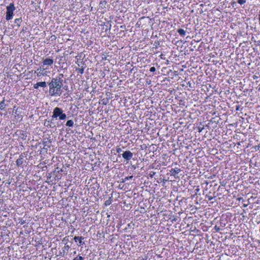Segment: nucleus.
Wrapping results in <instances>:
<instances>
[{
  "label": "nucleus",
  "mask_w": 260,
  "mask_h": 260,
  "mask_svg": "<svg viewBox=\"0 0 260 260\" xmlns=\"http://www.w3.org/2000/svg\"><path fill=\"white\" fill-rule=\"evenodd\" d=\"M7 12L6 19L7 20H10L13 18V12L15 10V7L13 3H10L9 6H7Z\"/></svg>",
  "instance_id": "2"
},
{
  "label": "nucleus",
  "mask_w": 260,
  "mask_h": 260,
  "mask_svg": "<svg viewBox=\"0 0 260 260\" xmlns=\"http://www.w3.org/2000/svg\"><path fill=\"white\" fill-rule=\"evenodd\" d=\"M73 124H74V122L72 120H69L66 122V126H73Z\"/></svg>",
  "instance_id": "12"
},
{
  "label": "nucleus",
  "mask_w": 260,
  "mask_h": 260,
  "mask_svg": "<svg viewBox=\"0 0 260 260\" xmlns=\"http://www.w3.org/2000/svg\"><path fill=\"white\" fill-rule=\"evenodd\" d=\"M43 63L44 66H51L53 63V60L51 58H47L43 60Z\"/></svg>",
  "instance_id": "5"
},
{
  "label": "nucleus",
  "mask_w": 260,
  "mask_h": 260,
  "mask_svg": "<svg viewBox=\"0 0 260 260\" xmlns=\"http://www.w3.org/2000/svg\"><path fill=\"white\" fill-rule=\"evenodd\" d=\"M62 85L60 78H53L51 82L49 84V93L51 95H60L61 93V87Z\"/></svg>",
  "instance_id": "1"
},
{
  "label": "nucleus",
  "mask_w": 260,
  "mask_h": 260,
  "mask_svg": "<svg viewBox=\"0 0 260 260\" xmlns=\"http://www.w3.org/2000/svg\"><path fill=\"white\" fill-rule=\"evenodd\" d=\"M68 115H69V116H68V117H69V116H70V114H69H69H68Z\"/></svg>",
  "instance_id": "39"
},
{
  "label": "nucleus",
  "mask_w": 260,
  "mask_h": 260,
  "mask_svg": "<svg viewBox=\"0 0 260 260\" xmlns=\"http://www.w3.org/2000/svg\"><path fill=\"white\" fill-rule=\"evenodd\" d=\"M53 116L54 117H59V119L61 120L65 119V114L62 113V110L58 107L54 109L53 111Z\"/></svg>",
  "instance_id": "3"
},
{
  "label": "nucleus",
  "mask_w": 260,
  "mask_h": 260,
  "mask_svg": "<svg viewBox=\"0 0 260 260\" xmlns=\"http://www.w3.org/2000/svg\"><path fill=\"white\" fill-rule=\"evenodd\" d=\"M92 7L91 8L90 11H92Z\"/></svg>",
  "instance_id": "38"
},
{
  "label": "nucleus",
  "mask_w": 260,
  "mask_h": 260,
  "mask_svg": "<svg viewBox=\"0 0 260 260\" xmlns=\"http://www.w3.org/2000/svg\"><path fill=\"white\" fill-rule=\"evenodd\" d=\"M203 129V128H200L199 127V132H201L202 131V129Z\"/></svg>",
  "instance_id": "31"
},
{
  "label": "nucleus",
  "mask_w": 260,
  "mask_h": 260,
  "mask_svg": "<svg viewBox=\"0 0 260 260\" xmlns=\"http://www.w3.org/2000/svg\"><path fill=\"white\" fill-rule=\"evenodd\" d=\"M155 174V172L153 171L150 172L149 175L150 177H152Z\"/></svg>",
  "instance_id": "23"
},
{
  "label": "nucleus",
  "mask_w": 260,
  "mask_h": 260,
  "mask_svg": "<svg viewBox=\"0 0 260 260\" xmlns=\"http://www.w3.org/2000/svg\"><path fill=\"white\" fill-rule=\"evenodd\" d=\"M133 177V176H129L126 177L124 179H122V181H121V182H122V183L125 182L126 181L132 179Z\"/></svg>",
  "instance_id": "14"
},
{
  "label": "nucleus",
  "mask_w": 260,
  "mask_h": 260,
  "mask_svg": "<svg viewBox=\"0 0 260 260\" xmlns=\"http://www.w3.org/2000/svg\"><path fill=\"white\" fill-rule=\"evenodd\" d=\"M74 239L76 242H79L80 245H83L84 244V242L82 241V240L84 239V238L82 237L75 236L74 238Z\"/></svg>",
  "instance_id": "8"
},
{
  "label": "nucleus",
  "mask_w": 260,
  "mask_h": 260,
  "mask_svg": "<svg viewBox=\"0 0 260 260\" xmlns=\"http://www.w3.org/2000/svg\"><path fill=\"white\" fill-rule=\"evenodd\" d=\"M37 85H39L40 87H46V83L45 82H40L37 83Z\"/></svg>",
  "instance_id": "13"
},
{
  "label": "nucleus",
  "mask_w": 260,
  "mask_h": 260,
  "mask_svg": "<svg viewBox=\"0 0 260 260\" xmlns=\"http://www.w3.org/2000/svg\"><path fill=\"white\" fill-rule=\"evenodd\" d=\"M111 201L107 200V201H106L105 202V204L106 206H108V205H109L110 204H111Z\"/></svg>",
  "instance_id": "21"
},
{
  "label": "nucleus",
  "mask_w": 260,
  "mask_h": 260,
  "mask_svg": "<svg viewBox=\"0 0 260 260\" xmlns=\"http://www.w3.org/2000/svg\"><path fill=\"white\" fill-rule=\"evenodd\" d=\"M177 32L179 33V34L184 37L185 36V35H186V31L183 29H182V28H179L177 30Z\"/></svg>",
  "instance_id": "9"
},
{
  "label": "nucleus",
  "mask_w": 260,
  "mask_h": 260,
  "mask_svg": "<svg viewBox=\"0 0 260 260\" xmlns=\"http://www.w3.org/2000/svg\"><path fill=\"white\" fill-rule=\"evenodd\" d=\"M66 132H67V133H69V131H68L67 129H66Z\"/></svg>",
  "instance_id": "36"
},
{
  "label": "nucleus",
  "mask_w": 260,
  "mask_h": 260,
  "mask_svg": "<svg viewBox=\"0 0 260 260\" xmlns=\"http://www.w3.org/2000/svg\"><path fill=\"white\" fill-rule=\"evenodd\" d=\"M81 57V56H79V55H77L75 56V59L76 60H81L80 59V58Z\"/></svg>",
  "instance_id": "25"
},
{
  "label": "nucleus",
  "mask_w": 260,
  "mask_h": 260,
  "mask_svg": "<svg viewBox=\"0 0 260 260\" xmlns=\"http://www.w3.org/2000/svg\"><path fill=\"white\" fill-rule=\"evenodd\" d=\"M170 219L171 221L173 222L177 221V218L174 216H173L172 217L170 218Z\"/></svg>",
  "instance_id": "19"
},
{
  "label": "nucleus",
  "mask_w": 260,
  "mask_h": 260,
  "mask_svg": "<svg viewBox=\"0 0 260 260\" xmlns=\"http://www.w3.org/2000/svg\"><path fill=\"white\" fill-rule=\"evenodd\" d=\"M74 229H73V231H71V233H73V232L74 231Z\"/></svg>",
  "instance_id": "40"
},
{
  "label": "nucleus",
  "mask_w": 260,
  "mask_h": 260,
  "mask_svg": "<svg viewBox=\"0 0 260 260\" xmlns=\"http://www.w3.org/2000/svg\"><path fill=\"white\" fill-rule=\"evenodd\" d=\"M216 232H218L220 231L219 227L217 226V225H215L214 228Z\"/></svg>",
  "instance_id": "22"
},
{
  "label": "nucleus",
  "mask_w": 260,
  "mask_h": 260,
  "mask_svg": "<svg viewBox=\"0 0 260 260\" xmlns=\"http://www.w3.org/2000/svg\"><path fill=\"white\" fill-rule=\"evenodd\" d=\"M258 20H259V24H260V12H259V14L258 15Z\"/></svg>",
  "instance_id": "32"
},
{
  "label": "nucleus",
  "mask_w": 260,
  "mask_h": 260,
  "mask_svg": "<svg viewBox=\"0 0 260 260\" xmlns=\"http://www.w3.org/2000/svg\"><path fill=\"white\" fill-rule=\"evenodd\" d=\"M24 157V155L22 154H21L19 156V158L17 159V160L16 161V164L18 167L21 166L23 163Z\"/></svg>",
  "instance_id": "7"
},
{
  "label": "nucleus",
  "mask_w": 260,
  "mask_h": 260,
  "mask_svg": "<svg viewBox=\"0 0 260 260\" xmlns=\"http://www.w3.org/2000/svg\"><path fill=\"white\" fill-rule=\"evenodd\" d=\"M47 142H43L44 147L47 146Z\"/></svg>",
  "instance_id": "30"
},
{
  "label": "nucleus",
  "mask_w": 260,
  "mask_h": 260,
  "mask_svg": "<svg viewBox=\"0 0 260 260\" xmlns=\"http://www.w3.org/2000/svg\"><path fill=\"white\" fill-rule=\"evenodd\" d=\"M156 69H155V68L154 67H152L150 68V72H154L155 71Z\"/></svg>",
  "instance_id": "18"
},
{
  "label": "nucleus",
  "mask_w": 260,
  "mask_h": 260,
  "mask_svg": "<svg viewBox=\"0 0 260 260\" xmlns=\"http://www.w3.org/2000/svg\"><path fill=\"white\" fill-rule=\"evenodd\" d=\"M181 169L178 168H175L172 169L170 170V174L171 176H175L176 174H178L179 173L181 172Z\"/></svg>",
  "instance_id": "6"
},
{
  "label": "nucleus",
  "mask_w": 260,
  "mask_h": 260,
  "mask_svg": "<svg viewBox=\"0 0 260 260\" xmlns=\"http://www.w3.org/2000/svg\"><path fill=\"white\" fill-rule=\"evenodd\" d=\"M121 151H122L121 148H119H119H117V149H116V152H117V153H120V152H121Z\"/></svg>",
  "instance_id": "26"
},
{
  "label": "nucleus",
  "mask_w": 260,
  "mask_h": 260,
  "mask_svg": "<svg viewBox=\"0 0 260 260\" xmlns=\"http://www.w3.org/2000/svg\"><path fill=\"white\" fill-rule=\"evenodd\" d=\"M68 43V44L71 45V46H69V49H70L71 50H72V45H73V44H72V41H71L70 39H67V40L66 41V43Z\"/></svg>",
  "instance_id": "15"
},
{
  "label": "nucleus",
  "mask_w": 260,
  "mask_h": 260,
  "mask_svg": "<svg viewBox=\"0 0 260 260\" xmlns=\"http://www.w3.org/2000/svg\"><path fill=\"white\" fill-rule=\"evenodd\" d=\"M75 62L78 64V65L79 66H80V64L79 63H82V61L81 60H75Z\"/></svg>",
  "instance_id": "24"
},
{
  "label": "nucleus",
  "mask_w": 260,
  "mask_h": 260,
  "mask_svg": "<svg viewBox=\"0 0 260 260\" xmlns=\"http://www.w3.org/2000/svg\"><path fill=\"white\" fill-rule=\"evenodd\" d=\"M83 258L82 256H79L78 257H76L73 260H83Z\"/></svg>",
  "instance_id": "20"
},
{
  "label": "nucleus",
  "mask_w": 260,
  "mask_h": 260,
  "mask_svg": "<svg viewBox=\"0 0 260 260\" xmlns=\"http://www.w3.org/2000/svg\"><path fill=\"white\" fill-rule=\"evenodd\" d=\"M246 2V0H238V3L241 5L245 4Z\"/></svg>",
  "instance_id": "17"
},
{
  "label": "nucleus",
  "mask_w": 260,
  "mask_h": 260,
  "mask_svg": "<svg viewBox=\"0 0 260 260\" xmlns=\"http://www.w3.org/2000/svg\"><path fill=\"white\" fill-rule=\"evenodd\" d=\"M39 87V85H37V83L35 84L34 86V87L36 89L38 88Z\"/></svg>",
  "instance_id": "29"
},
{
  "label": "nucleus",
  "mask_w": 260,
  "mask_h": 260,
  "mask_svg": "<svg viewBox=\"0 0 260 260\" xmlns=\"http://www.w3.org/2000/svg\"><path fill=\"white\" fill-rule=\"evenodd\" d=\"M72 52H73L72 51H71V52H70V54H71L72 53Z\"/></svg>",
  "instance_id": "37"
},
{
  "label": "nucleus",
  "mask_w": 260,
  "mask_h": 260,
  "mask_svg": "<svg viewBox=\"0 0 260 260\" xmlns=\"http://www.w3.org/2000/svg\"><path fill=\"white\" fill-rule=\"evenodd\" d=\"M206 197L208 199L209 201L212 200L213 199V197L210 196H207Z\"/></svg>",
  "instance_id": "27"
},
{
  "label": "nucleus",
  "mask_w": 260,
  "mask_h": 260,
  "mask_svg": "<svg viewBox=\"0 0 260 260\" xmlns=\"http://www.w3.org/2000/svg\"><path fill=\"white\" fill-rule=\"evenodd\" d=\"M199 190H200L199 188H197L196 189V191H197V192H198L199 191Z\"/></svg>",
  "instance_id": "34"
},
{
  "label": "nucleus",
  "mask_w": 260,
  "mask_h": 260,
  "mask_svg": "<svg viewBox=\"0 0 260 260\" xmlns=\"http://www.w3.org/2000/svg\"><path fill=\"white\" fill-rule=\"evenodd\" d=\"M6 107V105L5 103V99L4 98L3 101L0 102V109L4 110Z\"/></svg>",
  "instance_id": "10"
},
{
  "label": "nucleus",
  "mask_w": 260,
  "mask_h": 260,
  "mask_svg": "<svg viewBox=\"0 0 260 260\" xmlns=\"http://www.w3.org/2000/svg\"><path fill=\"white\" fill-rule=\"evenodd\" d=\"M239 106H237L236 108V110H239Z\"/></svg>",
  "instance_id": "33"
},
{
  "label": "nucleus",
  "mask_w": 260,
  "mask_h": 260,
  "mask_svg": "<svg viewBox=\"0 0 260 260\" xmlns=\"http://www.w3.org/2000/svg\"><path fill=\"white\" fill-rule=\"evenodd\" d=\"M73 108H74V110H76V106H74Z\"/></svg>",
  "instance_id": "35"
},
{
  "label": "nucleus",
  "mask_w": 260,
  "mask_h": 260,
  "mask_svg": "<svg viewBox=\"0 0 260 260\" xmlns=\"http://www.w3.org/2000/svg\"><path fill=\"white\" fill-rule=\"evenodd\" d=\"M179 105H184V102L183 101L180 100V103H179Z\"/></svg>",
  "instance_id": "28"
},
{
  "label": "nucleus",
  "mask_w": 260,
  "mask_h": 260,
  "mask_svg": "<svg viewBox=\"0 0 260 260\" xmlns=\"http://www.w3.org/2000/svg\"><path fill=\"white\" fill-rule=\"evenodd\" d=\"M22 22L21 18H17L15 20L14 22L18 27L20 26V24Z\"/></svg>",
  "instance_id": "11"
},
{
  "label": "nucleus",
  "mask_w": 260,
  "mask_h": 260,
  "mask_svg": "<svg viewBox=\"0 0 260 260\" xmlns=\"http://www.w3.org/2000/svg\"><path fill=\"white\" fill-rule=\"evenodd\" d=\"M77 72L78 74H83V72H84V68H83L82 67H81V68H79L77 70Z\"/></svg>",
  "instance_id": "16"
},
{
  "label": "nucleus",
  "mask_w": 260,
  "mask_h": 260,
  "mask_svg": "<svg viewBox=\"0 0 260 260\" xmlns=\"http://www.w3.org/2000/svg\"><path fill=\"white\" fill-rule=\"evenodd\" d=\"M122 157L126 160H129L133 157V154L130 151H126L122 154Z\"/></svg>",
  "instance_id": "4"
}]
</instances>
